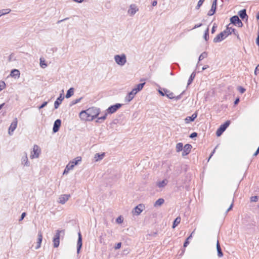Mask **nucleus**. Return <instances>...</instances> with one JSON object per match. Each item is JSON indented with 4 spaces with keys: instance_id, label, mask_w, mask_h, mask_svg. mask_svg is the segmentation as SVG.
Wrapping results in <instances>:
<instances>
[{
    "instance_id": "obj_8",
    "label": "nucleus",
    "mask_w": 259,
    "mask_h": 259,
    "mask_svg": "<svg viewBox=\"0 0 259 259\" xmlns=\"http://www.w3.org/2000/svg\"><path fill=\"white\" fill-rule=\"evenodd\" d=\"M64 91L62 90V93L60 94L59 97L57 98V100H56V101L54 103V108L55 109L58 108V107H59L60 105L61 104V103H62V101L64 100Z\"/></svg>"
},
{
    "instance_id": "obj_24",
    "label": "nucleus",
    "mask_w": 259,
    "mask_h": 259,
    "mask_svg": "<svg viewBox=\"0 0 259 259\" xmlns=\"http://www.w3.org/2000/svg\"><path fill=\"white\" fill-rule=\"evenodd\" d=\"M143 206L142 204H139L134 208L135 212L136 215H139L143 211Z\"/></svg>"
},
{
    "instance_id": "obj_64",
    "label": "nucleus",
    "mask_w": 259,
    "mask_h": 259,
    "mask_svg": "<svg viewBox=\"0 0 259 259\" xmlns=\"http://www.w3.org/2000/svg\"><path fill=\"white\" fill-rule=\"evenodd\" d=\"M259 153V150L257 149L256 151L255 152V153L253 154V156H256L257 155V154Z\"/></svg>"
},
{
    "instance_id": "obj_50",
    "label": "nucleus",
    "mask_w": 259,
    "mask_h": 259,
    "mask_svg": "<svg viewBox=\"0 0 259 259\" xmlns=\"http://www.w3.org/2000/svg\"><path fill=\"white\" fill-rule=\"evenodd\" d=\"M198 134L196 132H193L190 135V138L193 139L197 136Z\"/></svg>"
},
{
    "instance_id": "obj_58",
    "label": "nucleus",
    "mask_w": 259,
    "mask_h": 259,
    "mask_svg": "<svg viewBox=\"0 0 259 259\" xmlns=\"http://www.w3.org/2000/svg\"><path fill=\"white\" fill-rule=\"evenodd\" d=\"M202 25V23H199V24H196L194 27L193 28V29H196V28H197L198 27H201V26Z\"/></svg>"
},
{
    "instance_id": "obj_33",
    "label": "nucleus",
    "mask_w": 259,
    "mask_h": 259,
    "mask_svg": "<svg viewBox=\"0 0 259 259\" xmlns=\"http://www.w3.org/2000/svg\"><path fill=\"white\" fill-rule=\"evenodd\" d=\"M181 220L180 217L176 218L173 222L172 228L174 229L176 228L180 223Z\"/></svg>"
},
{
    "instance_id": "obj_4",
    "label": "nucleus",
    "mask_w": 259,
    "mask_h": 259,
    "mask_svg": "<svg viewBox=\"0 0 259 259\" xmlns=\"http://www.w3.org/2000/svg\"><path fill=\"white\" fill-rule=\"evenodd\" d=\"M61 233H64V230H57V232L53 238V245L54 247L56 248L58 247L60 244V237Z\"/></svg>"
},
{
    "instance_id": "obj_59",
    "label": "nucleus",
    "mask_w": 259,
    "mask_h": 259,
    "mask_svg": "<svg viewBox=\"0 0 259 259\" xmlns=\"http://www.w3.org/2000/svg\"><path fill=\"white\" fill-rule=\"evenodd\" d=\"M217 148V147L213 150L212 152H211V153L210 154L209 157V158H208V160L210 159V158L211 157V156H212V155L214 154V153L215 152V149Z\"/></svg>"
},
{
    "instance_id": "obj_27",
    "label": "nucleus",
    "mask_w": 259,
    "mask_h": 259,
    "mask_svg": "<svg viewBox=\"0 0 259 259\" xmlns=\"http://www.w3.org/2000/svg\"><path fill=\"white\" fill-rule=\"evenodd\" d=\"M168 183V181L166 179H164L162 181L159 182L157 183V186L159 188L164 187Z\"/></svg>"
},
{
    "instance_id": "obj_1",
    "label": "nucleus",
    "mask_w": 259,
    "mask_h": 259,
    "mask_svg": "<svg viewBox=\"0 0 259 259\" xmlns=\"http://www.w3.org/2000/svg\"><path fill=\"white\" fill-rule=\"evenodd\" d=\"M86 111L91 121L97 118L100 113V108L96 107H90L87 109Z\"/></svg>"
},
{
    "instance_id": "obj_61",
    "label": "nucleus",
    "mask_w": 259,
    "mask_h": 259,
    "mask_svg": "<svg viewBox=\"0 0 259 259\" xmlns=\"http://www.w3.org/2000/svg\"><path fill=\"white\" fill-rule=\"evenodd\" d=\"M157 4V1L156 0H154L152 2V6L154 7V6H156Z\"/></svg>"
},
{
    "instance_id": "obj_36",
    "label": "nucleus",
    "mask_w": 259,
    "mask_h": 259,
    "mask_svg": "<svg viewBox=\"0 0 259 259\" xmlns=\"http://www.w3.org/2000/svg\"><path fill=\"white\" fill-rule=\"evenodd\" d=\"M22 163H24V165H26L27 166H29V165L26 153H25V156L23 157V158H22Z\"/></svg>"
},
{
    "instance_id": "obj_52",
    "label": "nucleus",
    "mask_w": 259,
    "mask_h": 259,
    "mask_svg": "<svg viewBox=\"0 0 259 259\" xmlns=\"http://www.w3.org/2000/svg\"><path fill=\"white\" fill-rule=\"evenodd\" d=\"M123 222V219L121 216L118 217L116 219V222L118 223H121Z\"/></svg>"
},
{
    "instance_id": "obj_10",
    "label": "nucleus",
    "mask_w": 259,
    "mask_h": 259,
    "mask_svg": "<svg viewBox=\"0 0 259 259\" xmlns=\"http://www.w3.org/2000/svg\"><path fill=\"white\" fill-rule=\"evenodd\" d=\"M139 11V9L135 4H132L130 6L127 13L130 16H134L137 12Z\"/></svg>"
},
{
    "instance_id": "obj_56",
    "label": "nucleus",
    "mask_w": 259,
    "mask_h": 259,
    "mask_svg": "<svg viewBox=\"0 0 259 259\" xmlns=\"http://www.w3.org/2000/svg\"><path fill=\"white\" fill-rule=\"evenodd\" d=\"M258 72H259V64L256 67V68L255 69V70H254L255 74L257 75Z\"/></svg>"
},
{
    "instance_id": "obj_32",
    "label": "nucleus",
    "mask_w": 259,
    "mask_h": 259,
    "mask_svg": "<svg viewBox=\"0 0 259 259\" xmlns=\"http://www.w3.org/2000/svg\"><path fill=\"white\" fill-rule=\"evenodd\" d=\"M207 56V53L206 52H203L199 57V59H198V62L197 63V67L198 68V66L200 65L199 64V62L200 61H201L202 60H203V59H204L205 58H206Z\"/></svg>"
},
{
    "instance_id": "obj_13",
    "label": "nucleus",
    "mask_w": 259,
    "mask_h": 259,
    "mask_svg": "<svg viewBox=\"0 0 259 259\" xmlns=\"http://www.w3.org/2000/svg\"><path fill=\"white\" fill-rule=\"evenodd\" d=\"M217 1L218 0H213L211 9L208 11L207 13L208 16H212L215 13L217 7Z\"/></svg>"
},
{
    "instance_id": "obj_49",
    "label": "nucleus",
    "mask_w": 259,
    "mask_h": 259,
    "mask_svg": "<svg viewBox=\"0 0 259 259\" xmlns=\"http://www.w3.org/2000/svg\"><path fill=\"white\" fill-rule=\"evenodd\" d=\"M233 205H234V203H233V200L232 203L231 204V205L230 206V207L226 210V214H227L228 212L232 209Z\"/></svg>"
},
{
    "instance_id": "obj_20",
    "label": "nucleus",
    "mask_w": 259,
    "mask_h": 259,
    "mask_svg": "<svg viewBox=\"0 0 259 259\" xmlns=\"http://www.w3.org/2000/svg\"><path fill=\"white\" fill-rule=\"evenodd\" d=\"M197 117V112H195L193 113L192 116H187L185 119V121L186 123H189L190 122H192L194 121V120Z\"/></svg>"
},
{
    "instance_id": "obj_23",
    "label": "nucleus",
    "mask_w": 259,
    "mask_h": 259,
    "mask_svg": "<svg viewBox=\"0 0 259 259\" xmlns=\"http://www.w3.org/2000/svg\"><path fill=\"white\" fill-rule=\"evenodd\" d=\"M163 90L165 92V96H166L168 99H174L175 96H174V93L172 92H171L170 91L166 89H163Z\"/></svg>"
},
{
    "instance_id": "obj_31",
    "label": "nucleus",
    "mask_w": 259,
    "mask_h": 259,
    "mask_svg": "<svg viewBox=\"0 0 259 259\" xmlns=\"http://www.w3.org/2000/svg\"><path fill=\"white\" fill-rule=\"evenodd\" d=\"M105 153H102V154L96 153L95 155L94 158L96 161L102 159L105 156Z\"/></svg>"
},
{
    "instance_id": "obj_55",
    "label": "nucleus",
    "mask_w": 259,
    "mask_h": 259,
    "mask_svg": "<svg viewBox=\"0 0 259 259\" xmlns=\"http://www.w3.org/2000/svg\"><path fill=\"white\" fill-rule=\"evenodd\" d=\"M189 244V241L188 239H186L184 243L183 247L184 248L186 247Z\"/></svg>"
},
{
    "instance_id": "obj_18",
    "label": "nucleus",
    "mask_w": 259,
    "mask_h": 259,
    "mask_svg": "<svg viewBox=\"0 0 259 259\" xmlns=\"http://www.w3.org/2000/svg\"><path fill=\"white\" fill-rule=\"evenodd\" d=\"M37 237H38V238H37V245L35 247V249H38L40 247L41 243V242H42V233H41V232L40 231H38Z\"/></svg>"
},
{
    "instance_id": "obj_37",
    "label": "nucleus",
    "mask_w": 259,
    "mask_h": 259,
    "mask_svg": "<svg viewBox=\"0 0 259 259\" xmlns=\"http://www.w3.org/2000/svg\"><path fill=\"white\" fill-rule=\"evenodd\" d=\"M183 144L182 143H179L176 145V150L177 152H180L183 149Z\"/></svg>"
},
{
    "instance_id": "obj_62",
    "label": "nucleus",
    "mask_w": 259,
    "mask_h": 259,
    "mask_svg": "<svg viewBox=\"0 0 259 259\" xmlns=\"http://www.w3.org/2000/svg\"><path fill=\"white\" fill-rule=\"evenodd\" d=\"M256 43L257 45L259 47V33L258 34L257 37L256 39Z\"/></svg>"
},
{
    "instance_id": "obj_12",
    "label": "nucleus",
    "mask_w": 259,
    "mask_h": 259,
    "mask_svg": "<svg viewBox=\"0 0 259 259\" xmlns=\"http://www.w3.org/2000/svg\"><path fill=\"white\" fill-rule=\"evenodd\" d=\"M192 148V146L191 145H190L189 144H186L184 146V148L183 149V151L182 152V156H186L188 154H189L191 152V150Z\"/></svg>"
},
{
    "instance_id": "obj_11",
    "label": "nucleus",
    "mask_w": 259,
    "mask_h": 259,
    "mask_svg": "<svg viewBox=\"0 0 259 259\" xmlns=\"http://www.w3.org/2000/svg\"><path fill=\"white\" fill-rule=\"evenodd\" d=\"M34 154L30 155L31 158H38L39 157V154L40 153V149L38 146L36 145H34L33 146V150Z\"/></svg>"
},
{
    "instance_id": "obj_44",
    "label": "nucleus",
    "mask_w": 259,
    "mask_h": 259,
    "mask_svg": "<svg viewBox=\"0 0 259 259\" xmlns=\"http://www.w3.org/2000/svg\"><path fill=\"white\" fill-rule=\"evenodd\" d=\"M238 90L241 94H243L245 92V89L241 86L238 87Z\"/></svg>"
},
{
    "instance_id": "obj_22",
    "label": "nucleus",
    "mask_w": 259,
    "mask_h": 259,
    "mask_svg": "<svg viewBox=\"0 0 259 259\" xmlns=\"http://www.w3.org/2000/svg\"><path fill=\"white\" fill-rule=\"evenodd\" d=\"M238 15L242 20H244L245 18H248V16L246 14V10L245 9L239 11Z\"/></svg>"
},
{
    "instance_id": "obj_51",
    "label": "nucleus",
    "mask_w": 259,
    "mask_h": 259,
    "mask_svg": "<svg viewBox=\"0 0 259 259\" xmlns=\"http://www.w3.org/2000/svg\"><path fill=\"white\" fill-rule=\"evenodd\" d=\"M26 215V213L24 212L21 214V215L20 217V218L19 219V221H21L24 219V218L25 217Z\"/></svg>"
},
{
    "instance_id": "obj_2",
    "label": "nucleus",
    "mask_w": 259,
    "mask_h": 259,
    "mask_svg": "<svg viewBox=\"0 0 259 259\" xmlns=\"http://www.w3.org/2000/svg\"><path fill=\"white\" fill-rule=\"evenodd\" d=\"M115 62L120 66H123L126 62V58L125 54L116 55L114 56Z\"/></svg>"
},
{
    "instance_id": "obj_41",
    "label": "nucleus",
    "mask_w": 259,
    "mask_h": 259,
    "mask_svg": "<svg viewBox=\"0 0 259 259\" xmlns=\"http://www.w3.org/2000/svg\"><path fill=\"white\" fill-rule=\"evenodd\" d=\"M40 66L42 68H45L47 66V64L45 63V61L42 58L40 59Z\"/></svg>"
},
{
    "instance_id": "obj_7",
    "label": "nucleus",
    "mask_w": 259,
    "mask_h": 259,
    "mask_svg": "<svg viewBox=\"0 0 259 259\" xmlns=\"http://www.w3.org/2000/svg\"><path fill=\"white\" fill-rule=\"evenodd\" d=\"M231 23L234 25L238 26V27H242L243 23L239 19V17L237 15L232 16L230 19Z\"/></svg>"
},
{
    "instance_id": "obj_40",
    "label": "nucleus",
    "mask_w": 259,
    "mask_h": 259,
    "mask_svg": "<svg viewBox=\"0 0 259 259\" xmlns=\"http://www.w3.org/2000/svg\"><path fill=\"white\" fill-rule=\"evenodd\" d=\"M107 115V113H105L104 116L98 117V119L96 120V122H101L102 121L106 119Z\"/></svg>"
},
{
    "instance_id": "obj_6",
    "label": "nucleus",
    "mask_w": 259,
    "mask_h": 259,
    "mask_svg": "<svg viewBox=\"0 0 259 259\" xmlns=\"http://www.w3.org/2000/svg\"><path fill=\"white\" fill-rule=\"evenodd\" d=\"M228 36V34H226V32L224 30L219 34H218L213 39V42L215 43L219 42L224 40L225 38Z\"/></svg>"
},
{
    "instance_id": "obj_9",
    "label": "nucleus",
    "mask_w": 259,
    "mask_h": 259,
    "mask_svg": "<svg viewBox=\"0 0 259 259\" xmlns=\"http://www.w3.org/2000/svg\"><path fill=\"white\" fill-rule=\"evenodd\" d=\"M82 246V235L79 231L78 233V240L77 242V253L78 254Z\"/></svg>"
},
{
    "instance_id": "obj_5",
    "label": "nucleus",
    "mask_w": 259,
    "mask_h": 259,
    "mask_svg": "<svg viewBox=\"0 0 259 259\" xmlns=\"http://www.w3.org/2000/svg\"><path fill=\"white\" fill-rule=\"evenodd\" d=\"M122 106V104L116 103L113 105H111L108 107L107 109V113L109 114H113L116 112L121 106Z\"/></svg>"
},
{
    "instance_id": "obj_42",
    "label": "nucleus",
    "mask_w": 259,
    "mask_h": 259,
    "mask_svg": "<svg viewBox=\"0 0 259 259\" xmlns=\"http://www.w3.org/2000/svg\"><path fill=\"white\" fill-rule=\"evenodd\" d=\"M6 84L4 81H0V92L5 87Z\"/></svg>"
},
{
    "instance_id": "obj_17",
    "label": "nucleus",
    "mask_w": 259,
    "mask_h": 259,
    "mask_svg": "<svg viewBox=\"0 0 259 259\" xmlns=\"http://www.w3.org/2000/svg\"><path fill=\"white\" fill-rule=\"evenodd\" d=\"M136 94L137 93H136L135 91H134V89H133L132 91L128 93L127 95L126 96L125 100L128 102H130L133 100Z\"/></svg>"
},
{
    "instance_id": "obj_63",
    "label": "nucleus",
    "mask_w": 259,
    "mask_h": 259,
    "mask_svg": "<svg viewBox=\"0 0 259 259\" xmlns=\"http://www.w3.org/2000/svg\"><path fill=\"white\" fill-rule=\"evenodd\" d=\"M239 102V98H237V99L235 100V101H234V104H235V105H237V104H238Z\"/></svg>"
},
{
    "instance_id": "obj_19",
    "label": "nucleus",
    "mask_w": 259,
    "mask_h": 259,
    "mask_svg": "<svg viewBox=\"0 0 259 259\" xmlns=\"http://www.w3.org/2000/svg\"><path fill=\"white\" fill-rule=\"evenodd\" d=\"M70 195H62L59 197V202L61 204H64L69 198Z\"/></svg>"
},
{
    "instance_id": "obj_48",
    "label": "nucleus",
    "mask_w": 259,
    "mask_h": 259,
    "mask_svg": "<svg viewBox=\"0 0 259 259\" xmlns=\"http://www.w3.org/2000/svg\"><path fill=\"white\" fill-rule=\"evenodd\" d=\"M82 99V97H81L80 98L76 99L75 100H73L72 101V104L74 105V104H77V103H79L81 101V100Z\"/></svg>"
},
{
    "instance_id": "obj_45",
    "label": "nucleus",
    "mask_w": 259,
    "mask_h": 259,
    "mask_svg": "<svg viewBox=\"0 0 259 259\" xmlns=\"http://www.w3.org/2000/svg\"><path fill=\"white\" fill-rule=\"evenodd\" d=\"M258 198L257 196H252L250 198V201L251 202H256L258 200Z\"/></svg>"
},
{
    "instance_id": "obj_43",
    "label": "nucleus",
    "mask_w": 259,
    "mask_h": 259,
    "mask_svg": "<svg viewBox=\"0 0 259 259\" xmlns=\"http://www.w3.org/2000/svg\"><path fill=\"white\" fill-rule=\"evenodd\" d=\"M74 165L70 162L66 166L67 169L71 170L74 167Z\"/></svg>"
},
{
    "instance_id": "obj_16",
    "label": "nucleus",
    "mask_w": 259,
    "mask_h": 259,
    "mask_svg": "<svg viewBox=\"0 0 259 259\" xmlns=\"http://www.w3.org/2000/svg\"><path fill=\"white\" fill-rule=\"evenodd\" d=\"M79 117L81 119L83 120L91 121V120H90V118L89 117V115H88L86 110H82L80 112Z\"/></svg>"
},
{
    "instance_id": "obj_47",
    "label": "nucleus",
    "mask_w": 259,
    "mask_h": 259,
    "mask_svg": "<svg viewBox=\"0 0 259 259\" xmlns=\"http://www.w3.org/2000/svg\"><path fill=\"white\" fill-rule=\"evenodd\" d=\"M217 27V25H216L215 23H214L213 25L212 28L211 29V33L213 34L215 32Z\"/></svg>"
},
{
    "instance_id": "obj_26",
    "label": "nucleus",
    "mask_w": 259,
    "mask_h": 259,
    "mask_svg": "<svg viewBox=\"0 0 259 259\" xmlns=\"http://www.w3.org/2000/svg\"><path fill=\"white\" fill-rule=\"evenodd\" d=\"M217 250L218 252V255L219 257H221L223 256V253L221 249V245L219 241H217Z\"/></svg>"
},
{
    "instance_id": "obj_29",
    "label": "nucleus",
    "mask_w": 259,
    "mask_h": 259,
    "mask_svg": "<svg viewBox=\"0 0 259 259\" xmlns=\"http://www.w3.org/2000/svg\"><path fill=\"white\" fill-rule=\"evenodd\" d=\"M164 202V200L163 198H159L157 200L154 204L155 207L160 206Z\"/></svg>"
},
{
    "instance_id": "obj_25",
    "label": "nucleus",
    "mask_w": 259,
    "mask_h": 259,
    "mask_svg": "<svg viewBox=\"0 0 259 259\" xmlns=\"http://www.w3.org/2000/svg\"><path fill=\"white\" fill-rule=\"evenodd\" d=\"M145 84V82L140 83L137 84L133 89L134 91H135L136 93H138L140 91L142 90L144 85Z\"/></svg>"
},
{
    "instance_id": "obj_39",
    "label": "nucleus",
    "mask_w": 259,
    "mask_h": 259,
    "mask_svg": "<svg viewBox=\"0 0 259 259\" xmlns=\"http://www.w3.org/2000/svg\"><path fill=\"white\" fill-rule=\"evenodd\" d=\"M11 11V10L10 9H3L0 10V14H1V16L7 14H9Z\"/></svg>"
},
{
    "instance_id": "obj_34",
    "label": "nucleus",
    "mask_w": 259,
    "mask_h": 259,
    "mask_svg": "<svg viewBox=\"0 0 259 259\" xmlns=\"http://www.w3.org/2000/svg\"><path fill=\"white\" fill-rule=\"evenodd\" d=\"M10 75L14 77V76H18L19 77L20 75V71L16 69H13L11 72Z\"/></svg>"
},
{
    "instance_id": "obj_53",
    "label": "nucleus",
    "mask_w": 259,
    "mask_h": 259,
    "mask_svg": "<svg viewBox=\"0 0 259 259\" xmlns=\"http://www.w3.org/2000/svg\"><path fill=\"white\" fill-rule=\"evenodd\" d=\"M121 243L119 242L115 245V246H114V248L115 249H119L121 247Z\"/></svg>"
},
{
    "instance_id": "obj_21",
    "label": "nucleus",
    "mask_w": 259,
    "mask_h": 259,
    "mask_svg": "<svg viewBox=\"0 0 259 259\" xmlns=\"http://www.w3.org/2000/svg\"><path fill=\"white\" fill-rule=\"evenodd\" d=\"M229 25L230 24L227 26L226 30H224L226 32V34H228V36L232 33H233L234 35L237 34V31L235 28L229 27Z\"/></svg>"
},
{
    "instance_id": "obj_46",
    "label": "nucleus",
    "mask_w": 259,
    "mask_h": 259,
    "mask_svg": "<svg viewBox=\"0 0 259 259\" xmlns=\"http://www.w3.org/2000/svg\"><path fill=\"white\" fill-rule=\"evenodd\" d=\"M48 103V102H47V101L43 102V103L40 106H39L38 107V109H41L44 108L45 107H46Z\"/></svg>"
},
{
    "instance_id": "obj_38",
    "label": "nucleus",
    "mask_w": 259,
    "mask_h": 259,
    "mask_svg": "<svg viewBox=\"0 0 259 259\" xmlns=\"http://www.w3.org/2000/svg\"><path fill=\"white\" fill-rule=\"evenodd\" d=\"M203 38L206 41H207L209 39V28L208 27L207 28V29L205 30V31L204 32Z\"/></svg>"
},
{
    "instance_id": "obj_54",
    "label": "nucleus",
    "mask_w": 259,
    "mask_h": 259,
    "mask_svg": "<svg viewBox=\"0 0 259 259\" xmlns=\"http://www.w3.org/2000/svg\"><path fill=\"white\" fill-rule=\"evenodd\" d=\"M184 91L180 95H179V96H175V98L174 99L176 100H180L181 98V97H182V95L184 94Z\"/></svg>"
},
{
    "instance_id": "obj_35",
    "label": "nucleus",
    "mask_w": 259,
    "mask_h": 259,
    "mask_svg": "<svg viewBox=\"0 0 259 259\" xmlns=\"http://www.w3.org/2000/svg\"><path fill=\"white\" fill-rule=\"evenodd\" d=\"M81 161V157L80 156L76 157L72 161H70L71 163L74 165H76L78 164L79 161Z\"/></svg>"
},
{
    "instance_id": "obj_57",
    "label": "nucleus",
    "mask_w": 259,
    "mask_h": 259,
    "mask_svg": "<svg viewBox=\"0 0 259 259\" xmlns=\"http://www.w3.org/2000/svg\"><path fill=\"white\" fill-rule=\"evenodd\" d=\"M158 92L161 96H165V92L163 91H162V90H159Z\"/></svg>"
},
{
    "instance_id": "obj_3",
    "label": "nucleus",
    "mask_w": 259,
    "mask_h": 259,
    "mask_svg": "<svg viewBox=\"0 0 259 259\" xmlns=\"http://www.w3.org/2000/svg\"><path fill=\"white\" fill-rule=\"evenodd\" d=\"M231 122L230 120H227L225 123L221 124L220 126L218 128L216 132V135L217 137L221 136L222 134L225 131L227 128L230 124Z\"/></svg>"
},
{
    "instance_id": "obj_28",
    "label": "nucleus",
    "mask_w": 259,
    "mask_h": 259,
    "mask_svg": "<svg viewBox=\"0 0 259 259\" xmlns=\"http://www.w3.org/2000/svg\"><path fill=\"white\" fill-rule=\"evenodd\" d=\"M195 76H196V72L195 71H193L190 75V76L188 79V83H187V86H189L190 84H191V83L193 82V80L194 79Z\"/></svg>"
},
{
    "instance_id": "obj_15",
    "label": "nucleus",
    "mask_w": 259,
    "mask_h": 259,
    "mask_svg": "<svg viewBox=\"0 0 259 259\" xmlns=\"http://www.w3.org/2000/svg\"><path fill=\"white\" fill-rule=\"evenodd\" d=\"M17 119L16 118L11 123L9 128V134L11 135H12L11 133H13L15 130L17 126Z\"/></svg>"
},
{
    "instance_id": "obj_30",
    "label": "nucleus",
    "mask_w": 259,
    "mask_h": 259,
    "mask_svg": "<svg viewBox=\"0 0 259 259\" xmlns=\"http://www.w3.org/2000/svg\"><path fill=\"white\" fill-rule=\"evenodd\" d=\"M74 88H70L67 91V93L65 95V97L66 98H70L74 94Z\"/></svg>"
},
{
    "instance_id": "obj_60",
    "label": "nucleus",
    "mask_w": 259,
    "mask_h": 259,
    "mask_svg": "<svg viewBox=\"0 0 259 259\" xmlns=\"http://www.w3.org/2000/svg\"><path fill=\"white\" fill-rule=\"evenodd\" d=\"M217 148V147L213 150L212 152H211V153L210 154L209 157V158H208V160L210 159V158L211 157V156H212V155L214 154V153L215 152V149Z\"/></svg>"
},
{
    "instance_id": "obj_14",
    "label": "nucleus",
    "mask_w": 259,
    "mask_h": 259,
    "mask_svg": "<svg viewBox=\"0 0 259 259\" xmlns=\"http://www.w3.org/2000/svg\"><path fill=\"white\" fill-rule=\"evenodd\" d=\"M61 125V120L60 119H57L55 120L54 123L53 127V132L54 133H56L58 132L59 128Z\"/></svg>"
}]
</instances>
